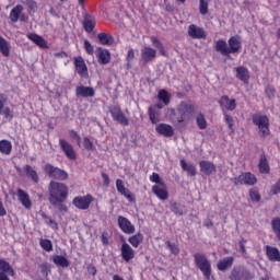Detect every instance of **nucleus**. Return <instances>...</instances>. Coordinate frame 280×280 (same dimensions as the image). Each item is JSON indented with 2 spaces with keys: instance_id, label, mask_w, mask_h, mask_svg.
Returning <instances> with one entry per match:
<instances>
[{
  "instance_id": "obj_11",
  "label": "nucleus",
  "mask_w": 280,
  "mask_h": 280,
  "mask_svg": "<svg viewBox=\"0 0 280 280\" xmlns=\"http://www.w3.org/2000/svg\"><path fill=\"white\" fill-rule=\"evenodd\" d=\"M7 104L8 96L4 93H0V115H2L3 119L12 121L14 119V112Z\"/></svg>"
},
{
  "instance_id": "obj_45",
  "label": "nucleus",
  "mask_w": 280,
  "mask_h": 280,
  "mask_svg": "<svg viewBox=\"0 0 280 280\" xmlns=\"http://www.w3.org/2000/svg\"><path fill=\"white\" fill-rule=\"evenodd\" d=\"M249 199L252 200V202L261 201V195L259 194V189L257 187L249 189Z\"/></svg>"
},
{
  "instance_id": "obj_14",
  "label": "nucleus",
  "mask_w": 280,
  "mask_h": 280,
  "mask_svg": "<svg viewBox=\"0 0 280 280\" xmlns=\"http://www.w3.org/2000/svg\"><path fill=\"white\" fill-rule=\"evenodd\" d=\"M59 147L62 150L63 154L69 159V161H75L78 159V154L73 149V145L69 143V141L65 139H59Z\"/></svg>"
},
{
  "instance_id": "obj_1",
  "label": "nucleus",
  "mask_w": 280,
  "mask_h": 280,
  "mask_svg": "<svg viewBox=\"0 0 280 280\" xmlns=\"http://www.w3.org/2000/svg\"><path fill=\"white\" fill-rule=\"evenodd\" d=\"M214 49L221 56H225L226 58L231 57V54H240L242 51V37L240 35L231 36L228 40L219 39L214 44Z\"/></svg>"
},
{
  "instance_id": "obj_40",
  "label": "nucleus",
  "mask_w": 280,
  "mask_h": 280,
  "mask_svg": "<svg viewBox=\"0 0 280 280\" xmlns=\"http://www.w3.org/2000/svg\"><path fill=\"white\" fill-rule=\"evenodd\" d=\"M0 54L8 58L10 56V42H8L3 36L0 35Z\"/></svg>"
},
{
  "instance_id": "obj_38",
  "label": "nucleus",
  "mask_w": 280,
  "mask_h": 280,
  "mask_svg": "<svg viewBox=\"0 0 280 280\" xmlns=\"http://www.w3.org/2000/svg\"><path fill=\"white\" fill-rule=\"evenodd\" d=\"M0 153L5 156H10V154H12V142L10 140H0Z\"/></svg>"
},
{
  "instance_id": "obj_46",
  "label": "nucleus",
  "mask_w": 280,
  "mask_h": 280,
  "mask_svg": "<svg viewBox=\"0 0 280 280\" xmlns=\"http://www.w3.org/2000/svg\"><path fill=\"white\" fill-rule=\"evenodd\" d=\"M158 100H160V102H163V104H165V106L170 105V93L167 92V90H160L158 93Z\"/></svg>"
},
{
  "instance_id": "obj_30",
  "label": "nucleus",
  "mask_w": 280,
  "mask_h": 280,
  "mask_svg": "<svg viewBox=\"0 0 280 280\" xmlns=\"http://www.w3.org/2000/svg\"><path fill=\"white\" fill-rule=\"evenodd\" d=\"M155 130L158 135H162V137H174V128L171 125L161 122L155 127Z\"/></svg>"
},
{
  "instance_id": "obj_17",
  "label": "nucleus",
  "mask_w": 280,
  "mask_h": 280,
  "mask_svg": "<svg viewBox=\"0 0 280 280\" xmlns=\"http://www.w3.org/2000/svg\"><path fill=\"white\" fill-rule=\"evenodd\" d=\"M135 249L130 244L128 243H122L120 246V257L126 261V264H130L132 259H135Z\"/></svg>"
},
{
  "instance_id": "obj_41",
  "label": "nucleus",
  "mask_w": 280,
  "mask_h": 280,
  "mask_svg": "<svg viewBox=\"0 0 280 280\" xmlns=\"http://www.w3.org/2000/svg\"><path fill=\"white\" fill-rule=\"evenodd\" d=\"M271 229H272L278 242H280V218L279 217L273 218L271 220Z\"/></svg>"
},
{
  "instance_id": "obj_6",
  "label": "nucleus",
  "mask_w": 280,
  "mask_h": 280,
  "mask_svg": "<svg viewBox=\"0 0 280 280\" xmlns=\"http://www.w3.org/2000/svg\"><path fill=\"white\" fill-rule=\"evenodd\" d=\"M43 170L48 178H54L55 180H67L69 178V173L58 166L45 164Z\"/></svg>"
},
{
  "instance_id": "obj_61",
  "label": "nucleus",
  "mask_w": 280,
  "mask_h": 280,
  "mask_svg": "<svg viewBox=\"0 0 280 280\" xmlns=\"http://www.w3.org/2000/svg\"><path fill=\"white\" fill-rule=\"evenodd\" d=\"M126 60L128 62V67H130V62H132V60H135V49L128 50Z\"/></svg>"
},
{
  "instance_id": "obj_54",
  "label": "nucleus",
  "mask_w": 280,
  "mask_h": 280,
  "mask_svg": "<svg viewBox=\"0 0 280 280\" xmlns=\"http://www.w3.org/2000/svg\"><path fill=\"white\" fill-rule=\"evenodd\" d=\"M199 12L205 15L209 13V3L205 0L199 1Z\"/></svg>"
},
{
  "instance_id": "obj_31",
  "label": "nucleus",
  "mask_w": 280,
  "mask_h": 280,
  "mask_svg": "<svg viewBox=\"0 0 280 280\" xmlns=\"http://www.w3.org/2000/svg\"><path fill=\"white\" fill-rule=\"evenodd\" d=\"M267 259L269 261H280V250L277 247H272L270 245L265 246Z\"/></svg>"
},
{
  "instance_id": "obj_35",
  "label": "nucleus",
  "mask_w": 280,
  "mask_h": 280,
  "mask_svg": "<svg viewBox=\"0 0 280 280\" xmlns=\"http://www.w3.org/2000/svg\"><path fill=\"white\" fill-rule=\"evenodd\" d=\"M23 4H16L9 14V19L11 21V23H18L19 18L21 16V13H23Z\"/></svg>"
},
{
  "instance_id": "obj_57",
  "label": "nucleus",
  "mask_w": 280,
  "mask_h": 280,
  "mask_svg": "<svg viewBox=\"0 0 280 280\" xmlns=\"http://www.w3.org/2000/svg\"><path fill=\"white\" fill-rule=\"evenodd\" d=\"M276 93H277V90L275 89V86H272V85L266 86L265 94L267 95V97H269V100H272V97H275Z\"/></svg>"
},
{
  "instance_id": "obj_44",
  "label": "nucleus",
  "mask_w": 280,
  "mask_h": 280,
  "mask_svg": "<svg viewBox=\"0 0 280 280\" xmlns=\"http://www.w3.org/2000/svg\"><path fill=\"white\" fill-rule=\"evenodd\" d=\"M151 43L155 49L160 50L161 56H166L165 47L163 46V43H161V40H159L155 36H152Z\"/></svg>"
},
{
  "instance_id": "obj_4",
  "label": "nucleus",
  "mask_w": 280,
  "mask_h": 280,
  "mask_svg": "<svg viewBox=\"0 0 280 280\" xmlns=\"http://www.w3.org/2000/svg\"><path fill=\"white\" fill-rule=\"evenodd\" d=\"M195 265L199 268L200 272H202L205 279L211 280V261L205 256V254H194Z\"/></svg>"
},
{
  "instance_id": "obj_62",
  "label": "nucleus",
  "mask_w": 280,
  "mask_h": 280,
  "mask_svg": "<svg viewBox=\"0 0 280 280\" xmlns=\"http://www.w3.org/2000/svg\"><path fill=\"white\" fill-rule=\"evenodd\" d=\"M52 207H57L58 211H63L65 213L69 211V208H67V205H65V202H59Z\"/></svg>"
},
{
  "instance_id": "obj_10",
  "label": "nucleus",
  "mask_w": 280,
  "mask_h": 280,
  "mask_svg": "<svg viewBox=\"0 0 280 280\" xmlns=\"http://www.w3.org/2000/svg\"><path fill=\"white\" fill-rule=\"evenodd\" d=\"M108 110L114 121H117V124H120V126H129L130 122L128 120V117H126V114H124L121 107L110 106Z\"/></svg>"
},
{
  "instance_id": "obj_36",
  "label": "nucleus",
  "mask_w": 280,
  "mask_h": 280,
  "mask_svg": "<svg viewBox=\"0 0 280 280\" xmlns=\"http://www.w3.org/2000/svg\"><path fill=\"white\" fill-rule=\"evenodd\" d=\"M258 168L260 174H270V164L268 163V158H266V154L260 155Z\"/></svg>"
},
{
  "instance_id": "obj_59",
  "label": "nucleus",
  "mask_w": 280,
  "mask_h": 280,
  "mask_svg": "<svg viewBox=\"0 0 280 280\" xmlns=\"http://www.w3.org/2000/svg\"><path fill=\"white\" fill-rule=\"evenodd\" d=\"M69 135H70L71 139H73L74 141H77V143L80 145V143L82 142V138L80 137V135L78 133V131L71 129V130H69Z\"/></svg>"
},
{
  "instance_id": "obj_39",
  "label": "nucleus",
  "mask_w": 280,
  "mask_h": 280,
  "mask_svg": "<svg viewBox=\"0 0 280 280\" xmlns=\"http://www.w3.org/2000/svg\"><path fill=\"white\" fill-rule=\"evenodd\" d=\"M128 242L133 248H139V246L143 244V234H141V232H138L135 235L130 236L128 238Z\"/></svg>"
},
{
  "instance_id": "obj_64",
  "label": "nucleus",
  "mask_w": 280,
  "mask_h": 280,
  "mask_svg": "<svg viewBox=\"0 0 280 280\" xmlns=\"http://www.w3.org/2000/svg\"><path fill=\"white\" fill-rule=\"evenodd\" d=\"M88 272H89V275H91L92 277H95V275H97V268H95V266H93V265H90V266L88 267Z\"/></svg>"
},
{
  "instance_id": "obj_32",
  "label": "nucleus",
  "mask_w": 280,
  "mask_h": 280,
  "mask_svg": "<svg viewBox=\"0 0 280 280\" xmlns=\"http://www.w3.org/2000/svg\"><path fill=\"white\" fill-rule=\"evenodd\" d=\"M23 172L26 174L27 178H31L35 184L40 182V177H38V172L32 167V165L26 164L23 166Z\"/></svg>"
},
{
  "instance_id": "obj_52",
  "label": "nucleus",
  "mask_w": 280,
  "mask_h": 280,
  "mask_svg": "<svg viewBox=\"0 0 280 280\" xmlns=\"http://www.w3.org/2000/svg\"><path fill=\"white\" fill-rule=\"evenodd\" d=\"M223 116H224V121H225V124H228L229 129L232 132H235V130L233 129V124H235V120L233 119V116H231L226 113H224Z\"/></svg>"
},
{
  "instance_id": "obj_3",
  "label": "nucleus",
  "mask_w": 280,
  "mask_h": 280,
  "mask_svg": "<svg viewBox=\"0 0 280 280\" xmlns=\"http://www.w3.org/2000/svg\"><path fill=\"white\" fill-rule=\"evenodd\" d=\"M252 121L258 128V135L261 139L270 137V118L267 115L254 114Z\"/></svg>"
},
{
  "instance_id": "obj_47",
  "label": "nucleus",
  "mask_w": 280,
  "mask_h": 280,
  "mask_svg": "<svg viewBox=\"0 0 280 280\" xmlns=\"http://www.w3.org/2000/svg\"><path fill=\"white\" fill-rule=\"evenodd\" d=\"M171 211L175 215H183V213H184L183 205H180V202L171 201Z\"/></svg>"
},
{
  "instance_id": "obj_27",
  "label": "nucleus",
  "mask_w": 280,
  "mask_h": 280,
  "mask_svg": "<svg viewBox=\"0 0 280 280\" xmlns=\"http://www.w3.org/2000/svg\"><path fill=\"white\" fill-rule=\"evenodd\" d=\"M27 38L28 40H32V43L37 45V47H39L40 49H49V45H47V40L43 36L36 33H31L27 34Z\"/></svg>"
},
{
  "instance_id": "obj_5",
  "label": "nucleus",
  "mask_w": 280,
  "mask_h": 280,
  "mask_svg": "<svg viewBox=\"0 0 280 280\" xmlns=\"http://www.w3.org/2000/svg\"><path fill=\"white\" fill-rule=\"evenodd\" d=\"M177 113L179 115L177 119L178 124H185V121H189V119L194 117V113H196V104L182 102L177 106Z\"/></svg>"
},
{
  "instance_id": "obj_50",
  "label": "nucleus",
  "mask_w": 280,
  "mask_h": 280,
  "mask_svg": "<svg viewBox=\"0 0 280 280\" xmlns=\"http://www.w3.org/2000/svg\"><path fill=\"white\" fill-rule=\"evenodd\" d=\"M165 246H166V248H168V250H171L172 255H179L180 254V248L178 247V245L176 243H172L170 241H166Z\"/></svg>"
},
{
  "instance_id": "obj_18",
  "label": "nucleus",
  "mask_w": 280,
  "mask_h": 280,
  "mask_svg": "<svg viewBox=\"0 0 280 280\" xmlns=\"http://www.w3.org/2000/svg\"><path fill=\"white\" fill-rule=\"evenodd\" d=\"M219 106L222 110H235L237 108V101L235 98H230L229 95H223L219 100Z\"/></svg>"
},
{
  "instance_id": "obj_33",
  "label": "nucleus",
  "mask_w": 280,
  "mask_h": 280,
  "mask_svg": "<svg viewBox=\"0 0 280 280\" xmlns=\"http://www.w3.org/2000/svg\"><path fill=\"white\" fill-rule=\"evenodd\" d=\"M179 165L183 172L187 173V176H196V174H198L196 165H194L192 163H187V161L180 160Z\"/></svg>"
},
{
  "instance_id": "obj_20",
  "label": "nucleus",
  "mask_w": 280,
  "mask_h": 280,
  "mask_svg": "<svg viewBox=\"0 0 280 280\" xmlns=\"http://www.w3.org/2000/svg\"><path fill=\"white\" fill-rule=\"evenodd\" d=\"M16 196L19 202L22 205V207H24V209H32V199L30 198V194H27V191L18 188Z\"/></svg>"
},
{
  "instance_id": "obj_15",
  "label": "nucleus",
  "mask_w": 280,
  "mask_h": 280,
  "mask_svg": "<svg viewBox=\"0 0 280 280\" xmlns=\"http://www.w3.org/2000/svg\"><path fill=\"white\" fill-rule=\"evenodd\" d=\"M14 277V268L5 259H0V280H10Z\"/></svg>"
},
{
  "instance_id": "obj_63",
  "label": "nucleus",
  "mask_w": 280,
  "mask_h": 280,
  "mask_svg": "<svg viewBox=\"0 0 280 280\" xmlns=\"http://www.w3.org/2000/svg\"><path fill=\"white\" fill-rule=\"evenodd\" d=\"M101 176L103 178L104 185H106V187H108V185H110V177L108 176V174L102 173Z\"/></svg>"
},
{
  "instance_id": "obj_58",
  "label": "nucleus",
  "mask_w": 280,
  "mask_h": 280,
  "mask_svg": "<svg viewBox=\"0 0 280 280\" xmlns=\"http://www.w3.org/2000/svg\"><path fill=\"white\" fill-rule=\"evenodd\" d=\"M83 145L85 150H88L89 152H93L95 150V147L93 145V141H91V139L86 137L83 139Z\"/></svg>"
},
{
  "instance_id": "obj_34",
  "label": "nucleus",
  "mask_w": 280,
  "mask_h": 280,
  "mask_svg": "<svg viewBox=\"0 0 280 280\" xmlns=\"http://www.w3.org/2000/svg\"><path fill=\"white\" fill-rule=\"evenodd\" d=\"M97 40L101 45H107L110 47L115 43V37L110 35V33H98Z\"/></svg>"
},
{
  "instance_id": "obj_13",
  "label": "nucleus",
  "mask_w": 280,
  "mask_h": 280,
  "mask_svg": "<svg viewBox=\"0 0 280 280\" xmlns=\"http://www.w3.org/2000/svg\"><path fill=\"white\" fill-rule=\"evenodd\" d=\"M117 223L120 231L126 235H132V233L136 231L135 224H132V222L124 215H119L117 218Z\"/></svg>"
},
{
  "instance_id": "obj_29",
  "label": "nucleus",
  "mask_w": 280,
  "mask_h": 280,
  "mask_svg": "<svg viewBox=\"0 0 280 280\" xmlns=\"http://www.w3.org/2000/svg\"><path fill=\"white\" fill-rule=\"evenodd\" d=\"M95 25H96L95 16H93L92 14L85 13L83 15L84 31L88 32V34H91V32H93V30H95Z\"/></svg>"
},
{
  "instance_id": "obj_12",
  "label": "nucleus",
  "mask_w": 280,
  "mask_h": 280,
  "mask_svg": "<svg viewBox=\"0 0 280 280\" xmlns=\"http://www.w3.org/2000/svg\"><path fill=\"white\" fill-rule=\"evenodd\" d=\"M116 189L128 202H137V196H135V192L130 191V189L126 188L121 179H116Z\"/></svg>"
},
{
  "instance_id": "obj_56",
  "label": "nucleus",
  "mask_w": 280,
  "mask_h": 280,
  "mask_svg": "<svg viewBox=\"0 0 280 280\" xmlns=\"http://www.w3.org/2000/svg\"><path fill=\"white\" fill-rule=\"evenodd\" d=\"M278 194H280V178L270 188L271 196H278Z\"/></svg>"
},
{
  "instance_id": "obj_19",
  "label": "nucleus",
  "mask_w": 280,
  "mask_h": 280,
  "mask_svg": "<svg viewBox=\"0 0 280 280\" xmlns=\"http://www.w3.org/2000/svg\"><path fill=\"white\" fill-rule=\"evenodd\" d=\"M96 58L98 65H110V50L102 47L96 48Z\"/></svg>"
},
{
  "instance_id": "obj_23",
  "label": "nucleus",
  "mask_w": 280,
  "mask_h": 280,
  "mask_svg": "<svg viewBox=\"0 0 280 280\" xmlns=\"http://www.w3.org/2000/svg\"><path fill=\"white\" fill-rule=\"evenodd\" d=\"M74 67L80 78H89V68L86 67V63L82 57L74 59Z\"/></svg>"
},
{
  "instance_id": "obj_37",
  "label": "nucleus",
  "mask_w": 280,
  "mask_h": 280,
  "mask_svg": "<svg viewBox=\"0 0 280 280\" xmlns=\"http://www.w3.org/2000/svg\"><path fill=\"white\" fill-rule=\"evenodd\" d=\"M52 262L55 266H60L61 268H69L71 266V262L67 257L62 255H55L52 256Z\"/></svg>"
},
{
  "instance_id": "obj_8",
  "label": "nucleus",
  "mask_w": 280,
  "mask_h": 280,
  "mask_svg": "<svg viewBox=\"0 0 280 280\" xmlns=\"http://www.w3.org/2000/svg\"><path fill=\"white\" fill-rule=\"evenodd\" d=\"M93 202H95V197H93V195L91 194H88L85 196H77L72 199V205L81 211H86L88 209H90Z\"/></svg>"
},
{
  "instance_id": "obj_2",
  "label": "nucleus",
  "mask_w": 280,
  "mask_h": 280,
  "mask_svg": "<svg viewBox=\"0 0 280 280\" xmlns=\"http://www.w3.org/2000/svg\"><path fill=\"white\" fill-rule=\"evenodd\" d=\"M48 200L52 206H57L59 202H67L69 198V187L65 183L51 180L48 185Z\"/></svg>"
},
{
  "instance_id": "obj_22",
  "label": "nucleus",
  "mask_w": 280,
  "mask_h": 280,
  "mask_svg": "<svg viewBox=\"0 0 280 280\" xmlns=\"http://www.w3.org/2000/svg\"><path fill=\"white\" fill-rule=\"evenodd\" d=\"M188 36L194 39L207 38V32L205 28L199 27L196 24H190L188 26Z\"/></svg>"
},
{
  "instance_id": "obj_7",
  "label": "nucleus",
  "mask_w": 280,
  "mask_h": 280,
  "mask_svg": "<svg viewBox=\"0 0 280 280\" xmlns=\"http://www.w3.org/2000/svg\"><path fill=\"white\" fill-rule=\"evenodd\" d=\"M231 183H233L235 187H240V185H247L253 187V185H257V176L250 172H245L236 177L231 178Z\"/></svg>"
},
{
  "instance_id": "obj_24",
  "label": "nucleus",
  "mask_w": 280,
  "mask_h": 280,
  "mask_svg": "<svg viewBox=\"0 0 280 280\" xmlns=\"http://www.w3.org/2000/svg\"><path fill=\"white\" fill-rule=\"evenodd\" d=\"M235 72L237 80L243 82V84H248V82H250V71H248V68L240 66L235 68Z\"/></svg>"
},
{
  "instance_id": "obj_49",
  "label": "nucleus",
  "mask_w": 280,
  "mask_h": 280,
  "mask_svg": "<svg viewBox=\"0 0 280 280\" xmlns=\"http://www.w3.org/2000/svg\"><path fill=\"white\" fill-rule=\"evenodd\" d=\"M42 218H43V220H46V224L48 226H50V229H52V231H58L59 226H58V222H56V220L47 217L45 214V212L42 213Z\"/></svg>"
},
{
  "instance_id": "obj_9",
  "label": "nucleus",
  "mask_w": 280,
  "mask_h": 280,
  "mask_svg": "<svg viewBox=\"0 0 280 280\" xmlns=\"http://www.w3.org/2000/svg\"><path fill=\"white\" fill-rule=\"evenodd\" d=\"M255 277L246 267H234L230 275V280H253Z\"/></svg>"
},
{
  "instance_id": "obj_42",
  "label": "nucleus",
  "mask_w": 280,
  "mask_h": 280,
  "mask_svg": "<svg viewBox=\"0 0 280 280\" xmlns=\"http://www.w3.org/2000/svg\"><path fill=\"white\" fill-rule=\"evenodd\" d=\"M148 113L151 124H159V109H156V107L150 106Z\"/></svg>"
},
{
  "instance_id": "obj_28",
  "label": "nucleus",
  "mask_w": 280,
  "mask_h": 280,
  "mask_svg": "<svg viewBox=\"0 0 280 280\" xmlns=\"http://www.w3.org/2000/svg\"><path fill=\"white\" fill-rule=\"evenodd\" d=\"M233 264H235V257L229 256L218 261L217 268L220 270V272H225V270H229L233 268Z\"/></svg>"
},
{
  "instance_id": "obj_55",
  "label": "nucleus",
  "mask_w": 280,
  "mask_h": 280,
  "mask_svg": "<svg viewBox=\"0 0 280 280\" xmlns=\"http://www.w3.org/2000/svg\"><path fill=\"white\" fill-rule=\"evenodd\" d=\"M26 5L28 8V14H34L38 10V4L34 0H28Z\"/></svg>"
},
{
  "instance_id": "obj_51",
  "label": "nucleus",
  "mask_w": 280,
  "mask_h": 280,
  "mask_svg": "<svg viewBox=\"0 0 280 280\" xmlns=\"http://www.w3.org/2000/svg\"><path fill=\"white\" fill-rule=\"evenodd\" d=\"M83 47H84L85 52L88 54V56H93L95 54V48L93 47L91 42H89V39L84 40Z\"/></svg>"
},
{
  "instance_id": "obj_60",
  "label": "nucleus",
  "mask_w": 280,
  "mask_h": 280,
  "mask_svg": "<svg viewBox=\"0 0 280 280\" xmlns=\"http://www.w3.org/2000/svg\"><path fill=\"white\" fill-rule=\"evenodd\" d=\"M40 270H42V275H44L45 277H49V272H51V267H49V264H43L39 266Z\"/></svg>"
},
{
  "instance_id": "obj_16",
  "label": "nucleus",
  "mask_w": 280,
  "mask_h": 280,
  "mask_svg": "<svg viewBox=\"0 0 280 280\" xmlns=\"http://www.w3.org/2000/svg\"><path fill=\"white\" fill-rule=\"evenodd\" d=\"M156 58V49L147 46L141 50V59L140 65H148L149 62H152Z\"/></svg>"
},
{
  "instance_id": "obj_26",
  "label": "nucleus",
  "mask_w": 280,
  "mask_h": 280,
  "mask_svg": "<svg viewBox=\"0 0 280 280\" xmlns=\"http://www.w3.org/2000/svg\"><path fill=\"white\" fill-rule=\"evenodd\" d=\"M77 97H95V89L85 85H78L75 88Z\"/></svg>"
},
{
  "instance_id": "obj_53",
  "label": "nucleus",
  "mask_w": 280,
  "mask_h": 280,
  "mask_svg": "<svg viewBox=\"0 0 280 280\" xmlns=\"http://www.w3.org/2000/svg\"><path fill=\"white\" fill-rule=\"evenodd\" d=\"M149 180L151 183H155V185H165V182L161 180V175H159V173H152V175L149 177Z\"/></svg>"
},
{
  "instance_id": "obj_25",
  "label": "nucleus",
  "mask_w": 280,
  "mask_h": 280,
  "mask_svg": "<svg viewBox=\"0 0 280 280\" xmlns=\"http://www.w3.org/2000/svg\"><path fill=\"white\" fill-rule=\"evenodd\" d=\"M152 194H154L159 200H167V198H170V192H167V186L165 184L152 186Z\"/></svg>"
},
{
  "instance_id": "obj_43",
  "label": "nucleus",
  "mask_w": 280,
  "mask_h": 280,
  "mask_svg": "<svg viewBox=\"0 0 280 280\" xmlns=\"http://www.w3.org/2000/svg\"><path fill=\"white\" fill-rule=\"evenodd\" d=\"M196 124L199 130H207V118H205V114L199 113L196 117Z\"/></svg>"
},
{
  "instance_id": "obj_21",
  "label": "nucleus",
  "mask_w": 280,
  "mask_h": 280,
  "mask_svg": "<svg viewBox=\"0 0 280 280\" xmlns=\"http://www.w3.org/2000/svg\"><path fill=\"white\" fill-rule=\"evenodd\" d=\"M200 172L206 176H211L218 172L215 164L211 161L202 160L199 162Z\"/></svg>"
},
{
  "instance_id": "obj_48",
  "label": "nucleus",
  "mask_w": 280,
  "mask_h": 280,
  "mask_svg": "<svg viewBox=\"0 0 280 280\" xmlns=\"http://www.w3.org/2000/svg\"><path fill=\"white\" fill-rule=\"evenodd\" d=\"M39 245L44 250H46V253H51V250H54V244L48 238H42L39 241Z\"/></svg>"
}]
</instances>
